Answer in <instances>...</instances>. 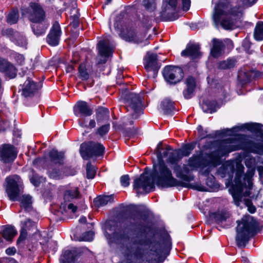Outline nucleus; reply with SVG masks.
<instances>
[{"label": "nucleus", "instance_id": "9", "mask_svg": "<svg viewBox=\"0 0 263 263\" xmlns=\"http://www.w3.org/2000/svg\"><path fill=\"white\" fill-rule=\"evenodd\" d=\"M124 108L133 119H137L142 114L140 96L135 93H129L124 99Z\"/></svg>", "mask_w": 263, "mask_h": 263}, {"label": "nucleus", "instance_id": "63", "mask_svg": "<svg viewBox=\"0 0 263 263\" xmlns=\"http://www.w3.org/2000/svg\"><path fill=\"white\" fill-rule=\"evenodd\" d=\"M9 124L7 122L0 120V132L5 130L9 126Z\"/></svg>", "mask_w": 263, "mask_h": 263}, {"label": "nucleus", "instance_id": "43", "mask_svg": "<svg viewBox=\"0 0 263 263\" xmlns=\"http://www.w3.org/2000/svg\"><path fill=\"white\" fill-rule=\"evenodd\" d=\"M142 5L145 9L149 12L154 11L156 8L155 0H143Z\"/></svg>", "mask_w": 263, "mask_h": 263}, {"label": "nucleus", "instance_id": "14", "mask_svg": "<svg viewBox=\"0 0 263 263\" xmlns=\"http://www.w3.org/2000/svg\"><path fill=\"white\" fill-rule=\"evenodd\" d=\"M144 67L147 72H152L148 77L155 78L160 67V64L158 62L157 55L149 52H147L144 58Z\"/></svg>", "mask_w": 263, "mask_h": 263}, {"label": "nucleus", "instance_id": "39", "mask_svg": "<svg viewBox=\"0 0 263 263\" xmlns=\"http://www.w3.org/2000/svg\"><path fill=\"white\" fill-rule=\"evenodd\" d=\"M36 24H34L32 26V29L34 34L39 36L45 33L47 27H45L41 23Z\"/></svg>", "mask_w": 263, "mask_h": 263}, {"label": "nucleus", "instance_id": "24", "mask_svg": "<svg viewBox=\"0 0 263 263\" xmlns=\"http://www.w3.org/2000/svg\"><path fill=\"white\" fill-rule=\"evenodd\" d=\"M49 156L51 162L55 164L62 165L65 158L64 153L52 149L49 153Z\"/></svg>", "mask_w": 263, "mask_h": 263}, {"label": "nucleus", "instance_id": "7", "mask_svg": "<svg viewBox=\"0 0 263 263\" xmlns=\"http://www.w3.org/2000/svg\"><path fill=\"white\" fill-rule=\"evenodd\" d=\"M182 158L181 152L179 150H175L170 153L167 162L173 166V170L176 177L186 182H190L194 179V176L190 174V169L187 165L182 166L178 164V161Z\"/></svg>", "mask_w": 263, "mask_h": 263}, {"label": "nucleus", "instance_id": "15", "mask_svg": "<svg viewBox=\"0 0 263 263\" xmlns=\"http://www.w3.org/2000/svg\"><path fill=\"white\" fill-rule=\"evenodd\" d=\"M212 43L213 47L211 50V54L214 58H218L224 53L226 44L229 48L233 47V43L230 39H226L222 41L219 39H213Z\"/></svg>", "mask_w": 263, "mask_h": 263}, {"label": "nucleus", "instance_id": "16", "mask_svg": "<svg viewBox=\"0 0 263 263\" xmlns=\"http://www.w3.org/2000/svg\"><path fill=\"white\" fill-rule=\"evenodd\" d=\"M17 157L15 147L10 144H4L0 147V160L5 163H11Z\"/></svg>", "mask_w": 263, "mask_h": 263}, {"label": "nucleus", "instance_id": "51", "mask_svg": "<svg viewBox=\"0 0 263 263\" xmlns=\"http://www.w3.org/2000/svg\"><path fill=\"white\" fill-rule=\"evenodd\" d=\"M22 224H23L22 228H25L26 231L27 230H30L36 228L35 222L32 221L30 219H27L23 223H22Z\"/></svg>", "mask_w": 263, "mask_h": 263}, {"label": "nucleus", "instance_id": "17", "mask_svg": "<svg viewBox=\"0 0 263 263\" xmlns=\"http://www.w3.org/2000/svg\"><path fill=\"white\" fill-rule=\"evenodd\" d=\"M98 49L99 55L103 58L99 59L97 64H105L107 61V58L112 53L114 47L108 41L101 40L98 43Z\"/></svg>", "mask_w": 263, "mask_h": 263}, {"label": "nucleus", "instance_id": "48", "mask_svg": "<svg viewBox=\"0 0 263 263\" xmlns=\"http://www.w3.org/2000/svg\"><path fill=\"white\" fill-rule=\"evenodd\" d=\"M27 235L26 229L25 228H21L20 234L17 240V245L18 246H23L25 240Z\"/></svg>", "mask_w": 263, "mask_h": 263}, {"label": "nucleus", "instance_id": "4", "mask_svg": "<svg viewBox=\"0 0 263 263\" xmlns=\"http://www.w3.org/2000/svg\"><path fill=\"white\" fill-rule=\"evenodd\" d=\"M237 141L233 138H229L222 141H213L205 145L206 148L213 150L210 153H205L203 156L194 155L189 160L190 166L199 167L203 165L217 166L220 163L222 157L229 153L239 149Z\"/></svg>", "mask_w": 263, "mask_h": 263}, {"label": "nucleus", "instance_id": "61", "mask_svg": "<svg viewBox=\"0 0 263 263\" xmlns=\"http://www.w3.org/2000/svg\"><path fill=\"white\" fill-rule=\"evenodd\" d=\"M94 233L92 231H88L83 234V238L85 241H91L93 239Z\"/></svg>", "mask_w": 263, "mask_h": 263}, {"label": "nucleus", "instance_id": "55", "mask_svg": "<svg viewBox=\"0 0 263 263\" xmlns=\"http://www.w3.org/2000/svg\"><path fill=\"white\" fill-rule=\"evenodd\" d=\"M72 22L70 23V25H72L73 28H78L80 24L79 15L75 14L71 16Z\"/></svg>", "mask_w": 263, "mask_h": 263}, {"label": "nucleus", "instance_id": "37", "mask_svg": "<svg viewBox=\"0 0 263 263\" xmlns=\"http://www.w3.org/2000/svg\"><path fill=\"white\" fill-rule=\"evenodd\" d=\"M31 197L29 195L23 196L21 206L26 211H30L32 208Z\"/></svg>", "mask_w": 263, "mask_h": 263}, {"label": "nucleus", "instance_id": "19", "mask_svg": "<svg viewBox=\"0 0 263 263\" xmlns=\"http://www.w3.org/2000/svg\"><path fill=\"white\" fill-rule=\"evenodd\" d=\"M260 74L261 73L259 71L244 68L238 71V80L243 85L250 82L253 79L258 78Z\"/></svg>", "mask_w": 263, "mask_h": 263}, {"label": "nucleus", "instance_id": "60", "mask_svg": "<svg viewBox=\"0 0 263 263\" xmlns=\"http://www.w3.org/2000/svg\"><path fill=\"white\" fill-rule=\"evenodd\" d=\"M120 182L122 186L127 187L129 184V177L128 175L122 176L120 178Z\"/></svg>", "mask_w": 263, "mask_h": 263}, {"label": "nucleus", "instance_id": "42", "mask_svg": "<svg viewBox=\"0 0 263 263\" xmlns=\"http://www.w3.org/2000/svg\"><path fill=\"white\" fill-rule=\"evenodd\" d=\"M3 72L10 79L14 78L16 76V69L15 66L10 62L9 63V66H7L6 68V70Z\"/></svg>", "mask_w": 263, "mask_h": 263}, {"label": "nucleus", "instance_id": "29", "mask_svg": "<svg viewBox=\"0 0 263 263\" xmlns=\"http://www.w3.org/2000/svg\"><path fill=\"white\" fill-rule=\"evenodd\" d=\"M119 35L126 41L136 43L138 42L135 32L133 29H127L126 31H121Z\"/></svg>", "mask_w": 263, "mask_h": 263}, {"label": "nucleus", "instance_id": "53", "mask_svg": "<svg viewBox=\"0 0 263 263\" xmlns=\"http://www.w3.org/2000/svg\"><path fill=\"white\" fill-rule=\"evenodd\" d=\"M216 166H213L212 165H203L200 167L201 168L200 173L203 175L208 176L211 171V168L215 167Z\"/></svg>", "mask_w": 263, "mask_h": 263}, {"label": "nucleus", "instance_id": "10", "mask_svg": "<svg viewBox=\"0 0 263 263\" xmlns=\"http://www.w3.org/2000/svg\"><path fill=\"white\" fill-rule=\"evenodd\" d=\"M22 15H27L30 21L34 23H42L46 18V13L38 3L31 2L27 8L21 9Z\"/></svg>", "mask_w": 263, "mask_h": 263}, {"label": "nucleus", "instance_id": "6", "mask_svg": "<svg viewBox=\"0 0 263 263\" xmlns=\"http://www.w3.org/2000/svg\"><path fill=\"white\" fill-rule=\"evenodd\" d=\"M236 241L239 248H245L250 238L256 233L258 222L251 216H246L237 221Z\"/></svg>", "mask_w": 263, "mask_h": 263}, {"label": "nucleus", "instance_id": "45", "mask_svg": "<svg viewBox=\"0 0 263 263\" xmlns=\"http://www.w3.org/2000/svg\"><path fill=\"white\" fill-rule=\"evenodd\" d=\"M171 150V148L170 146H167L165 149H163V152H161V151H157L156 155L157 156L158 162H160L161 161H164L163 159L164 158L168 157L170 153L169 151Z\"/></svg>", "mask_w": 263, "mask_h": 263}, {"label": "nucleus", "instance_id": "34", "mask_svg": "<svg viewBox=\"0 0 263 263\" xmlns=\"http://www.w3.org/2000/svg\"><path fill=\"white\" fill-rule=\"evenodd\" d=\"M109 118V110L103 107H99L96 110V119L98 122Z\"/></svg>", "mask_w": 263, "mask_h": 263}, {"label": "nucleus", "instance_id": "64", "mask_svg": "<svg viewBox=\"0 0 263 263\" xmlns=\"http://www.w3.org/2000/svg\"><path fill=\"white\" fill-rule=\"evenodd\" d=\"M16 252V249L14 247L8 248L6 250V253L9 255H14Z\"/></svg>", "mask_w": 263, "mask_h": 263}, {"label": "nucleus", "instance_id": "44", "mask_svg": "<svg viewBox=\"0 0 263 263\" xmlns=\"http://www.w3.org/2000/svg\"><path fill=\"white\" fill-rule=\"evenodd\" d=\"M86 177L88 179H92L95 177L96 174V168L90 162L86 165Z\"/></svg>", "mask_w": 263, "mask_h": 263}, {"label": "nucleus", "instance_id": "27", "mask_svg": "<svg viewBox=\"0 0 263 263\" xmlns=\"http://www.w3.org/2000/svg\"><path fill=\"white\" fill-rule=\"evenodd\" d=\"M234 170V164L231 162H227L219 168L218 172L223 175L222 177L228 175L230 177L233 176Z\"/></svg>", "mask_w": 263, "mask_h": 263}, {"label": "nucleus", "instance_id": "46", "mask_svg": "<svg viewBox=\"0 0 263 263\" xmlns=\"http://www.w3.org/2000/svg\"><path fill=\"white\" fill-rule=\"evenodd\" d=\"M195 144L194 143H189L186 144L182 149V150H179L181 152V156L182 157L183 156H188L191 153L192 151L195 148Z\"/></svg>", "mask_w": 263, "mask_h": 263}, {"label": "nucleus", "instance_id": "31", "mask_svg": "<svg viewBox=\"0 0 263 263\" xmlns=\"http://www.w3.org/2000/svg\"><path fill=\"white\" fill-rule=\"evenodd\" d=\"M81 195L78 188H74L65 191L64 199L65 201H70L71 200L79 198Z\"/></svg>", "mask_w": 263, "mask_h": 263}, {"label": "nucleus", "instance_id": "50", "mask_svg": "<svg viewBox=\"0 0 263 263\" xmlns=\"http://www.w3.org/2000/svg\"><path fill=\"white\" fill-rule=\"evenodd\" d=\"M49 176L54 179H60L62 178V174L60 170L57 169H52L48 172Z\"/></svg>", "mask_w": 263, "mask_h": 263}, {"label": "nucleus", "instance_id": "21", "mask_svg": "<svg viewBox=\"0 0 263 263\" xmlns=\"http://www.w3.org/2000/svg\"><path fill=\"white\" fill-rule=\"evenodd\" d=\"M74 113L77 117H87L91 116L93 113L92 109L85 101L78 102L74 107Z\"/></svg>", "mask_w": 263, "mask_h": 263}, {"label": "nucleus", "instance_id": "20", "mask_svg": "<svg viewBox=\"0 0 263 263\" xmlns=\"http://www.w3.org/2000/svg\"><path fill=\"white\" fill-rule=\"evenodd\" d=\"M61 34V30L60 25L56 22L53 24L50 32L47 36V43L53 46L58 45Z\"/></svg>", "mask_w": 263, "mask_h": 263}, {"label": "nucleus", "instance_id": "62", "mask_svg": "<svg viewBox=\"0 0 263 263\" xmlns=\"http://www.w3.org/2000/svg\"><path fill=\"white\" fill-rule=\"evenodd\" d=\"M182 4V9L183 11H186L189 10L191 5L190 0H181Z\"/></svg>", "mask_w": 263, "mask_h": 263}, {"label": "nucleus", "instance_id": "5", "mask_svg": "<svg viewBox=\"0 0 263 263\" xmlns=\"http://www.w3.org/2000/svg\"><path fill=\"white\" fill-rule=\"evenodd\" d=\"M245 164L248 168L246 174L244 173L245 167L241 163H237L236 165V176L232 186V195L235 204L238 206L240 202H242L243 196L247 197L251 194L253 185L252 178L255 171V159L250 157L246 158Z\"/></svg>", "mask_w": 263, "mask_h": 263}, {"label": "nucleus", "instance_id": "28", "mask_svg": "<svg viewBox=\"0 0 263 263\" xmlns=\"http://www.w3.org/2000/svg\"><path fill=\"white\" fill-rule=\"evenodd\" d=\"M237 63L234 58H228L226 60L220 61L217 63V68L220 69H229L234 68Z\"/></svg>", "mask_w": 263, "mask_h": 263}, {"label": "nucleus", "instance_id": "47", "mask_svg": "<svg viewBox=\"0 0 263 263\" xmlns=\"http://www.w3.org/2000/svg\"><path fill=\"white\" fill-rule=\"evenodd\" d=\"M206 183L207 185L212 190L217 189L219 186V184L216 182L215 177L213 175L208 177L206 180Z\"/></svg>", "mask_w": 263, "mask_h": 263}, {"label": "nucleus", "instance_id": "8", "mask_svg": "<svg viewBox=\"0 0 263 263\" xmlns=\"http://www.w3.org/2000/svg\"><path fill=\"white\" fill-rule=\"evenodd\" d=\"M6 192L11 201L18 200L23 190V183L21 177L17 175H10L5 179Z\"/></svg>", "mask_w": 263, "mask_h": 263}, {"label": "nucleus", "instance_id": "41", "mask_svg": "<svg viewBox=\"0 0 263 263\" xmlns=\"http://www.w3.org/2000/svg\"><path fill=\"white\" fill-rule=\"evenodd\" d=\"M12 41L18 46L21 47L26 46L27 43L25 37L20 32H17L15 34V37H14Z\"/></svg>", "mask_w": 263, "mask_h": 263}, {"label": "nucleus", "instance_id": "38", "mask_svg": "<svg viewBox=\"0 0 263 263\" xmlns=\"http://www.w3.org/2000/svg\"><path fill=\"white\" fill-rule=\"evenodd\" d=\"M19 17L18 11L17 9H13L8 15L7 22L10 24H14L17 23Z\"/></svg>", "mask_w": 263, "mask_h": 263}, {"label": "nucleus", "instance_id": "13", "mask_svg": "<svg viewBox=\"0 0 263 263\" xmlns=\"http://www.w3.org/2000/svg\"><path fill=\"white\" fill-rule=\"evenodd\" d=\"M163 76L166 82L175 84L182 80L184 73L183 70L179 67L168 65L164 68Z\"/></svg>", "mask_w": 263, "mask_h": 263}, {"label": "nucleus", "instance_id": "1", "mask_svg": "<svg viewBox=\"0 0 263 263\" xmlns=\"http://www.w3.org/2000/svg\"><path fill=\"white\" fill-rule=\"evenodd\" d=\"M126 225L114 234L115 242L125 256L143 258L155 263L164 261L171 249L168 237L161 242L155 241L152 227L141 218L131 217Z\"/></svg>", "mask_w": 263, "mask_h": 263}, {"label": "nucleus", "instance_id": "25", "mask_svg": "<svg viewBox=\"0 0 263 263\" xmlns=\"http://www.w3.org/2000/svg\"><path fill=\"white\" fill-rule=\"evenodd\" d=\"M114 195L99 196L93 200L96 206L99 208L111 203L114 202Z\"/></svg>", "mask_w": 263, "mask_h": 263}, {"label": "nucleus", "instance_id": "30", "mask_svg": "<svg viewBox=\"0 0 263 263\" xmlns=\"http://www.w3.org/2000/svg\"><path fill=\"white\" fill-rule=\"evenodd\" d=\"M217 105L215 101L206 100L203 102L201 106L204 112L212 113L216 111Z\"/></svg>", "mask_w": 263, "mask_h": 263}, {"label": "nucleus", "instance_id": "52", "mask_svg": "<svg viewBox=\"0 0 263 263\" xmlns=\"http://www.w3.org/2000/svg\"><path fill=\"white\" fill-rule=\"evenodd\" d=\"M30 180L35 186H38L41 182V178L37 174L35 173L33 170H32V176L30 178Z\"/></svg>", "mask_w": 263, "mask_h": 263}, {"label": "nucleus", "instance_id": "58", "mask_svg": "<svg viewBox=\"0 0 263 263\" xmlns=\"http://www.w3.org/2000/svg\"><path fill=\"white\" fill-rule=\"evenodd\" d=\"M10 62L8 61V60L0 58V72H3L6 70V68L7 66H9V63Z\"/></svg>", "mask_w": 263, "mask_h": 263}, {"label": "nucleus", "instance_id": "56", "mask_svg": "<svg viewBox=\"0 0 263 263\" xmlns=\"http://www.w3.org/2000/svg\"><path fill=\"white\" fill-rule=\"evenodd\" d=\"M243 202L248 208V211L251 213H254L256 211V208L252 204V201L249 199H244Z\"/></svg>", "mask_w": 263, "mask_h": 263}, {"label": "nucleus", "instance_id": "2", "mask_svg": "<svg viewBox=\"0 0 263 263\" xmlns=\"http://www.w3.org/2000/svg\"><path fill=\"white\" fill-rule=\"evenodd\" d=\"M146 169L144 172L134 181V189L136 190L138 195L147 194L154 190L155 187V183L158 186L163 188L186 186L185 183L177 180L173 176L172 171L164 161L154 164L151 174L152 179L145 176L147 174Z\"/></svg>", "mask_w": 263, "mask_h": 263}, {"label": "nucleus", "instance_id": "18", "mask_svg": "<svg viewBox=\"0 0 263 263\" xmlns=\"http://www.w3.org/2000/svg\"><path fill=\"white\" fill-rule=\"evenodd\" d=\"M178 8V0H164L162 7V15L173 20L172 18Z\"/></svg>", "mask_w": 263, "mask_h": 263}, {"label": "nucleus", "instance_id": "26", "mask_svg": "<svg viewBox=\"0 0 263 263\" xmlns=\"http://www.w3.org/2000/svg\"><path fill=\"white\" fill-rule=\"evenodd\" d=\"M78 257V253L76 250H66L61 259L62 263H74Z\"/></svg>", "mask_w": 263, "mask_h": 263}, {"label": "nucleus", "instance_id": "3", "mask_svg": "<svg viewBox=\"0 0 263 263\" xmlns=\"http://www.w3.org/2000/svg\"><path fill=\"white\" fill-rule=\"evenodd\" d=\"M257 0H241L240 2L219 3L214 8L213 16L216 27L219 25L226 30H233L239 26L238 21L242 16L241 5L248 7L253 5Z\"/></svg>", "mask_w": 263, "mask_h": 263}, {"label": "nucleus", "instance_id": "35", "mask_svg": "<svg viewBox=\"0 0 263 263\" xmlns=\"http://www.w3.org/2000/svg\"><path fill=\"white\" fill-rule=\"evenodd\" d=\"M16 234V230L12 226L6 227L3 232V237L8 241H11Z\"/></svg>", "mask_w": 263, "mask_h": 263}, {"label": "nucleus", "instance_id": "40", "mask_svg": "<svg viewBox=\"0 0 263 263\" xmlns=\"http://www.w3.org/2000/svg\"><path fill=\"white\" fill-rule=\"evenodd\" d=\"M254 37L257 40H263V22H258L255 29Z\"/></svg>", "mask_w": 263, "mask_h": 263}, {"label": "nucleus", "instance_id": "59", "mask_svg": "<svg viewBox=\"0 0 263 263\" xmlns=\"http://www.w3.org/2000/svg\"><path fill=\"white\" fill-rule=\"evenodd\" d=\"M197 129L198 130V132L199 134V136L200 139H203L207 137L210 136V135H208L206 134H207L206 131L203 130V127L201 125H199L198 126Z\"/></svg>", "mask_w": 263, "mask_h": 263}, {"label": "nucleus", "instance_id": "32", "mask_svg": "<svg viewBox=\"0 0 263 263\" xmlns=\"http://www.w3.org/2000/svg\"><path fill=\"white\" fill-rule=\"evenodd\" d=\"M161 107L165 114H170L175 110L174 102L168 99L162 101Z\"/></svg>", "mask_w": 263, "mask_h": 263}, {"label": "nucleus", "instance_id": "54", "mask_svg": "<svg viewBox=\"0 0 263 263\" xmlns=\"http://www.w3.org/2000/svg\"><path fill=\"white\" fill-rule=\"evenodd\" d=\"M109 127V124L103 125L98 129L97 133L101 136H103L108 133Z\"/></svg>", "mask_w": 263, "mask_h": 263}, {"label": "nucleus", "instance_id": "33", "mask_svg": "<svg viewBox=\"0 0 263 263\" xmlns=\"http://www.w3.org/2000/svg\"><path fill=\"white\" fill-rule=\"evenodd\" d=\"M211 218L218 223H222L230 217V214L228 212L226 211H219L214 213L211 216Z\"/></svg>", "mask_w": 263, "mask_h": 263}, {"label": "nucleus", "instance_id": "23", "mask_svg": "<svg viewBox=\"0 0 263 263\" xmlns=\"http://www.w3.org/2000/svg\"><path fill=\"white\" fill-rule=\"evenodd\" d=\"M199 46L196 44H188L184 50L181 52L183 57H190L192 59H195L200 55Z\"/></svg>", "mask_w": 263, "mask_h": 263}, {"label": "nucleus", "instance_id": "12", "mask_svg": "<svg viewBox=\"0 0 263 263\" xmlns=\"http://www.w3.org/2000/svg\"><path fill=\"white\" fill-rule=\"evenodd\" d=\"M19 74L22 77L26 76V80L20 91L21 95L27 99L32 98L37 93L39 89L36 83L32 80L33 73L30 71L25 70H22Z\"/></svg>", "mask_w": 263, "mask_h": 263}, {"label": "nucleus", "instance_id": "22", "mask_svg": "<svg viewBox=\"0 0 263 263\" xmlns=\"http://www.w3.org/2000/svg\"><path fill=\"white\" fill-rule=\"evenodd\" d=\"M186 88L183 92L185 99H191L194 96V92L196 87V81L194 78L190 76L187 78L185 81Z\"/></svg>", "mask_w": 263, "mask_h": 263}, {"label": "nucleus", "instance_id": "36", "mask_svg": "<svg viewBox=\"0 0 263 263\" xmlns=\"http://www.w3.org/2000/svg\"><path fill=\"white\" fill-rule=\"evenodd\" d=\"M78 71L79 76L82 80H87L89 79L90 69L86 67L85 63H82L79 65Z\"/></svg>", "mask_w": 263, "mask_h": 263}, {"label": "nucleus", "instance_id": "57", "mask_svg": "<svg viewBox=\"0 0 263 263\" xmlns=\"http://www.w3.org/2000/svg\"><path fill=\"white\" fill-rule=\"evenodd\" d=\"M79 124L81 127H85L90 128H94L96 126V122L94 120H90L88 125H86L83 120L79 119Z\"/></svg>", "mask_w": 263, "mask_h": 263}, {"label": "nucleus", "instance_id": "11", "mask_svg": "<svg viewBox=\"0 0 263 263\" xmlns=\"http://www.w3.org/2000/svg\"><path fill=\"white\" fill-rule=\"evenodd\" d=\"M105 147L100 143L92 141L83 143L80 146V152L84 159L87 160L93 156H102Z\"/></svg>", "mask_w": 263, "mask_h": 263}, {"label": "nucleus", "instance_id": "49", "mask_svg": "<svg viewBox=\"0 0 263 263\" xmlns=\"http://www.w3.org/2000/svg\"><path fill=\"white\" fill-rule=\"evenodd\" d=\"M18 32L15 31L12 28H7L6 29H3L2 30V35L3 36H6L8 37H10L11 40L12 41L14 37H15V34Z\"/></svg>", "mask_w": 263, "mask_h": 263}]
</instances>
